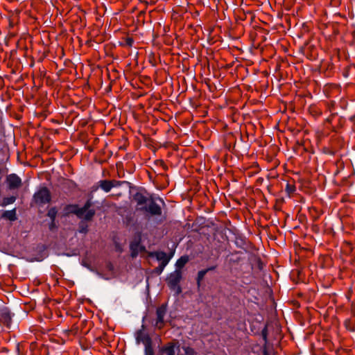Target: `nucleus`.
<instances>
[{
    "label": "nucleus",
    "mask_w": 355,
    "mask_h": 355,
    "mask_svg": "<svg viewBox=\"0 0 355 355\" xmlns=\"http://www.w3.org/2000/svg\"><path fill=\"white\" fill-rule=\"evenodd\" d=\"M211 268H209V270H211ZM209 270V269H207V270H200L198 272V282L199 283L205 277V275H206V273L207 272V271Z\"/></svg>",
    "instance_id": "17"
},
{
    "label": "nucleus",
    "mask_w": 355,
    "mask_h": 355,
    "mask_svg": "<svg viewBox=\"0 0 355 355\" xmlns=\"http://www.w3.org/2000/svg\"><path fill=\"white\" fill-rule=\"evenodd\" d=\"M157 200H159L162 204H164V201L162 200V199L158 198Z\"/></svg>",
    "instance_id": "21"
},
{
    "label": "nucleus",
    "mask_w": 355,
    "mask_h": 355,
    "mask_svg": "<svg viewBox=\"0 0 355 355\" xmlns=\"http://www.w3.org/2000/svg\"><path fill=\"white\" fill-rule=\"evenodd\" d=\"M140 209L144 210L152 216H161L162 208L154 199L149 200V202L144 207H139Z\"/></svg>",
    "instance_id": "2"
},
{
    "label": "nucleus",
    "mask_w": 355,
    "mask_h": 355,
    "mask_svg": "<svg viewBox=\"0 0 355 355\" xmlns=\"http://www.w3.org/2000/svg\"><path fill=\"white\" fill-rule=\"evenodd\" d=\"M132 42H133V40H132V39L128 38V39L127 40V44H128L129 46H131V45H132Z\"/></svg>",
    "instance_id": "20"
},
{
    "label": "nucleus",
    "mask_w": 355,
    "mask_h": 355,
    "mask_svg": "<svg viewBox=\"0 0 355 355\" xmlns=\"http://www.w3.org/2000/svg\"><path fill=\"white\" fill-rule=\"evenodd\" d=\"M2 216L5 218H7L11 221L16 220V212L15 209L6 211L3 212Z\"/></svg>",
    "instance_id": "13"
},
{
    "label": "nucleus",
    "mask_w": 355,
    "mask_h": 355,
    "mask_svg": "<svg viewBox=\"0 0 355 355\" xmlns=\"http://www.w3.org/2000/svg\"><path fill=\"white\" fill-rule=\"evenodd\" d=\"M156 258L159 261H160V265L157 270L159 273H161L166 266L168 263L171 256H168L167 254L164 252H158L156 253Z\"/></svg>",
    "instance_id": "4"
},
{
    "label": "nucleus",
    "mask_w": 355,
    "mask_h": 355,
    "mask_svg": "<svg viewBox=\"0 0 355 355\" xmlns=\"http://www.w3.org/2000/svg\"><path fill=\"white\" fill-rule=\"evenodd\" d=\"M100 187L105 192H109L114 187V182L108 180H101L99 182Z\"/></svg>",
    "instance_id": "11"
},
{
    "label": "nucleus",
    "mask_w": 355,
    "mask_h": 355,
    "mask_svg": "<svg viewBox=\"0 0 355 355\" xmlns=\"http://www.w3.org/2000/svg\"><path fill=\"white\" fill-rule=\"evenodd\" d=\"M182 278V271L180 270H175L173 272L171 273L167 279L168 284L171 287L178 286Z\"/></svg>",
    "instance_id": "5"
},
{
    "label": "nucleus",
    "mask_w": 355,
    "mask_h": 355,
    "mask_svg": "<svg viewBox=\"0 0 355 355\" xmlns=\"http://www.w3.org/2000/svg\"><path fill=\"white\" fill-rule=\"evenodd\" d=\"M162 353L166 355H175V346L173 344H168L162 349Z\"/></svg>",
    "instance_id": "12"
},
{
    "label": "nucleus",
    "mask_w": 355,
    "mask_h": 355,
    "mask_svg": "<svg viewBox=\"0 0 355 355\" xmlns=\"http://www.w3.org/2000/svg\"><path fill=\"white\" fill-rule=\"evenodd\" d=\"M57 214V211L55 208H51L48 211V216L53 220L55 218V216Z\"/></svg>",
    "instance_id": "18"
},
{
    "label": "nucleus",
    "mask_w": 355,
    "mask_h": 355,
    "mask_svg": "<svg viewBox=\"0 0 355 355\" xmlns=\"http://www.w3.org/2000/svg\"><path fill=\"white\" fill-rule=\"evenodd\" d=\"M7 182L10 189H17L20 187L21 180L15 174H10L7 177Z\"/></svg>",
    "instance_id": "7"
},
{
    "label": "nucleus",
    "mask_w": 355,
    "mask_h": 355,
    "mask_svg": "<svg viewBox=\"0 0 355 355\" xmlns=\"http://www.w3.org/2000/svg\"><path fill=\"white\" fill-rule=\"evenodd\" d=\"M34 199L37 203H47L51 200L50 193L46 188H42L35 193Z\"/></svg>",
    "instance_id": "3"
},
{
    "label": "nucleus",
    "mask_w": 355,
    "mask_h": 355,
    "mask_svg": "<svg viewBox=\"0 0 355 355\" xmlns=\"http://www.w3.org/2000/svg\"><path fill=\"white\" fill-rule=\"evenodd\" d=\"M136 339L138 343H142L144 345H146V343H145L146 340L148 341V344L152 343L151 339L148 335L144 334L142 331H139L137 332Z\"/></svg>",
    "instance_id": "10"
},
{
    "label": "nucleus",
    "mask_w": 355,
    "mask_h": 355,
    "mask_svg": "<svg viewBox=\"0 0 355 355\" xmlns=\"http://www.w3.org/2000/svg\"><path fill=\"white\" fill-rule=\"evenodd\" d=\"M15 197L11 196L8 198H5L3 200V206H6L8 205L12 204L15 201Z\"/></svg>",
    "instance_id": "16"
},
{
    "label": "nucleus",
    "mask_w": 355,
    "mask_h": 355,
    "mask_svg": "<svg viewBox=\"0 0 355 355\" xmlns=\"http://www.w3.org/2000/svg\"><path fill=\"white\" fill-rule=\"evenodd\" d=\"M189 259L187 257H181L176 262V270H180L182 268L185 264L188 262Z\"/></svg>",
    "instance_id": "14"
},
{
    "label": "nucleus",
    "mask_w": 355,
    "mask_h": 355,
    "mask_svg": "<svg viewBox=\"0 0 355 355\" xmlns=\"http://www.w3.org/2000/svg\"><path fill=\"white\" fill-rule=\"evenodd\" d=\"M12 315L7 308L0 309V323L9 327L11 323Z\"/></svg>",
    "instance_id": "6"
},
{
    "label": "nucleus",
    "mask_w": 355,
    "mask_h": 355,
    "mask_svg": "<svg viewBox=\"0 0 355 355\" xmlns=\"http://www.w3.org/2000/svg\"><path fill=\"white\" fill-rule=\"evenodd\" d=\"M156 313H157L156 325L160 328L161 326L159 325V324H162L163 322L164 317L166 313V308L164 306L159 307L157 309Z\"/></svg>",
    "instance_id": "9"
},
{
    "label": "nucleus",
    "mask_w": 355,
    "mask_h": 355,
    "mask_svg": "<svg viewBox=\"0 0 355 355\" xmlns=\"http://www.w3.org/2000/svg\"><path fill=\"white\" fill-rule=\"evenodd\" d=\"M90 204L86 203L84 207L80 208L76 205H69L67 207V213H73L80 218L90 220L94 215V210L89 208Z\"/></svg>",
    "instance_id": "1"
},
{
    "label": "nucleus",
    "mask_w": 355,
    "mask_h": 355,
    "mask_svg": "<svg viewBox=\"0 0 355 355\" xmlns=\"http://www.w3.org/2000/svg\"><path fill=\"white\" fill-rule=\"evenodd\" d=\"M185 355H196L194 350L189 347H184Z\"/></svg>",
    "instance_id": "19"
},
{
    "label": "nucleus",
    "mask_w": 355,
    "mask_h": 355,
    "mask_svg": "<svg viewBox=\"0 0 355 355\" xmlns=\"http://www.w3.org/2000/svg\"><path fill=\"white\" fill-rule=\"evenodd\" d=\"M132 255L134 257V256H135V255H136V253H135V252H132Z\"/></svg>",
    "instance_id": "22"
},
{
    "label": "nucleus",
    "mask_w": 355,
    "mask_h": 355,
    "mask_svg": "<svg viewBox=\"0 0 355 355\" xmlns=\"http://www.w3.org/2000/svg\"><path fill=\"white\" fill-rule=\"evenodd\" d=\"M131 248L133 250V245H131Z\"/></svg>",
    "instance_id": "23"
},
{
    "label": "nucleus",
    "mask_w": 355,
    "mask_h": 355,
    "mask_svg": "<svg viewBox=\"0 0 355 355\" xmlns=\"http://www.w3.org/2000/svg\"><path fill=\"white\" fill-rule=\"evenodd\" d=\"M133 200L140 207H144L149 202L148 198L141 192H137L133 196Z\"/></svg>",
    "instance_id": "8"
},
{
    "label": "nucleus",
    "mask_w": 355,
    "mask_h": 355,
    "mask_svg": "<svg viewBox=\"0 0 355 355\" xmlns=\"http://www.w3.org/2000/svg\"><path fill=\"white\" fill-rule=\"evenodd\" d=\"M146 345L145 347V355H154V352L152 347V343L148 344V341H145Z\"/></svg>",
    "instance_id": "15"
},
{
    "label": "nucleus",
    "mask_w": 355,
    "mask_h": 355,
    "mask_svg": "<svg viewBox=\"0 0 355 355\" xmlns=\"http://www.w3.org/2000/svg\"><path fill=\"white\" fill-rule=\"evenodd\" d=\"M264 355H268V354L266 352H264Z\"/></svg>",
    "instance_id": "24"
}]
</instances>
